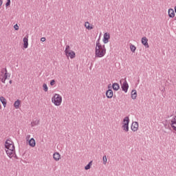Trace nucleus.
I'll return each instance as SVG.
<instances>
[{
  "label": "nucleus",
  "mask_w": 176,
  "mask_h": 176,
  "mask_svg": "<svg viewBox=\"0 0 176 176\" xmlns=\"http://www.w3.org/2000/svg\"><path fill=\"white\" fill-rule=\"evenodd\" d=\"M100 37L96 42V50L95 55L96 58H103L107 54V49L105 48V45H102L100 43Z\"/></svg>",
  "instance_id": "f257e3e1"
},
{
  "label": "nucleus",
  "mask_w": 176,
  "mask_h": 176,
  "mask_svg": "<svg viewBox=\"0 0 176 176\" xmlns=\"http://www.w3.org/2000/svg\"><path fill=\"white\" fill-rule=\"evenodd\" d=\"M6 153L9 158L12 159L16 155V150L14 142L8 139L5 142Z\"/></svg>",
  "instance_id": "f03ea898"
},
{
  "label": "nucleus",
  "mask_w": 176,
  "mask_h": 176,
  "mask_svg": "<svg viewBox=\"0 0 176 176\" xmlns=\"http://www.w3.org/2000/svg\"><path fill=\"white\" fill-rule=\"evenodd\" d=\"M52 102L54 103V104L56 107H59L61 105L63 102V98L60 94H56L52 98Z\"/></svg>",
  "instance_id": "7ed1b4c3"
},
{
  "label": "nucleus",
  "mask_w": 176,
  "mask_h": 176,
  "mask_svg": "<svg viewBox=\"0 0 176 176\" xmlns=\"http://www.w3.org/2000/svg\"><path fill=\"white\" fill-rule=\"evenodd\" d=\"M129 124H130V118L129 116H126L123 119V124L122 126L125 132H129Z\"/></svg>",
  "instance_id": "20e7f679"
},
{
  "label": "nucleus",
  "mask_w": 176,
  "mask_h": 176,
  "mask_svg": "<svg viewBox=\"0 0 176 176\" xmlns=\"http://www.w3.org/2000/svg\"><path fill=\"white\" fill-rule=\"evenodd\" d=\"M8 69H5L4 74H0V80H1V82L3 84H6V81L8 79Z\"/></svg>",
  "instance_id": "39448f33"
},
{
  "label": "nucleus",
  "mask_w": 176,
  "mask_h": 176,
  "mask_svg": "<svg viewBox=\"0 0 176 176\" xmlns=\"http://www.w3.org/2000/svg\"><path fill=\"white\" fill-rule=\"evenodd\" d=\"M111 38V35L109 34V33L106 32L103 35V43L104 44H107L109 42V39Z\"/></svg>",
  "instance_id": "423d86ee"
},
{
  "label": "nucleus",
  "mask_w": 176,
  "mask_h": 176,
  "mask_svg": "<svg viewBox=\"0 0 176 176\" xmlns=\"http://www.w3.org/2000/svg\"><path fill=\"white\" fill-rule=\"evenodd\" d=\"M23 47L25 49H28L29 46V36L26 35L23 38Z\"/></svg>",
  "instance_id": "0eeeda50"
},
{
  "label": "nucleus",
  "mask_w": 176,
  "mask_h": 176,
  "mask_svg": "<svg viewBox=\"0 0 176 176\" xmlns=\"http://www.w3.org/2000/svg\"><path fill=\"white\" fill-rule=\"evenodd\" d=\"M121 88L122 91H124V93H127V91H129V83H127L126 80L124 81V82L121 85Z\"/></svg>",
  "instance_id": "6e6552de"
},
{
  "label": "nucleus",
  "mask_w": 176,
  "mask_h": 176,
  "mask_svg": "<svg viewBox=\"0 0 176 176\" xmlns=\"http://www.w3.org/2000/svg\"><path fill=\"white\" fill-rule=\"evenodd\" d=\"M65 55L67 57H69L71 59H74L76 58V53L73 50L67 52V53H65Z\"/></svg>",
  "instance_id": "1a4fd4ad"
},
{
  "label": "nucleus",
  "mask_w": 176,
  "mask_h": 176,
  "mask_svg": "<svg viewBox=\"0 0 176 176\" xmlns=\"http://www.w3.org/2000/svg\"><path fill=\"white\" fill-rule=\"evenodd\" d=\"M170 126L173 131H176V116L170 120Z\"/></svg>",
  "instance_id": "9d476101"
},
{
  "label": "nucleus",
  "mask_w": 176,
  "mask_h": 176,
  "mask_svg": "<svg viewBox=\"0 0 176 176\" xmlns=\"http://www.w3.org/2000/svg\"><path fill=\"white\" fill-rule=\"evenodd\" d=\"M131 129L133 132H136L137 131H138V122H132V124L131 126Z\"/></svg>",
  "instance_id": "9b49d317"
},
{
  "label": "nucleus",
  "mask_w": 176,
  "mask_h": 176,
  "mask_svg": "<svg viewBox=\"0 0 176 176\" xmlns=\"http://www.w3.org/2000/svg\"><path fill=\"white\" fill-rule=\"evenodd\" d=\"M106 97L108 98V99H111L113 97V91H112V89H108L107 91H106Z\"/></svg>",
  "instance_id": "f8f14e48"
},
{
  "label": "nucleus",
  "mask_w": 176,
  "mask_h": 176,
  "mask_svg": "<svg viewBox=\"0 0 176 176\" xmlns=\"http://www.w3.org/2000/svg\"><path fill=\"white\" fill-rule=\"evenodd\" d=\"M142 44L146 48H149V45L148 44V38H146L145 36L142 37Z\"/></svg>",
  "instance_id": "ddd939ff"
},
{
  "label": "nucleus",
  "mask_w": 176,
  "mask_h": 176,
  "mask_svg": "<svg viewBox=\"0 0 176 176\" xmlns=\"http://www.w3.org/2000/svg\"><path fill=\"white\" fill-rule=\"evenodd\" d=\"M28 143H29V146H31V147H32V148L35 147L36 145V140H34V138H32L29 140Z\"/></svg>",
  "instance_id": "4468645a"
},
{
  "label": "nucleus",
  "mask_w": 176,
  "mask_h": 176,
  "mask_svg": "<svg viewBox=\"0 0 176 176\" xmlns=\"http://www.w3.org/2000/svg\"><path fill=\"white\" fill-rule=\"evenodd\" d=\"M61 155L59 153L56 152L53 154V158L55 161L58 162L60 160Z\"/></svg>",
  "instance_id": "2eb2a0df"
},
{
  "label": "nucleus",
  "mask_w": 176,
  "mask_h": 176,
  "mask_svg": "<svg viewBox=\"0 0 176 176\" xmlns=\"http://www.w3.org/2000/svg\"><path fill=\"white\" fill-rule=\"evenodd\" d=\"M112 88L114 91H118L119 90V89L120 88V86L119 85V84L114 82L112 85Z\"/></svg>",
  "instance_id": "dca6fc26"
},
{
  "label": "nucleus",
  "mask_w": 176,
  "mask_h": 176,
  "mask_svg": "<svg viewBox=\"0 0 176 176\" xmlns=\"http://www.w3.org/2000/svg\"><path fill=\"white\" fill-rule=\"evenodd\" d=\"M0 101L2 103L3 107H6L7 105V100L3 96L0 97Z\"/></svg>",
  "instance_id": "f3484780"
},
{
  "label": "nucleus",
  "mask_w": 176,
  "mask_h": 176,
  "mask_svg": "<svg viewBox=\"0 0 176 176\" xmlns=\"http://www.w3.org/2000/svg\"><path fill=\"white\" fill-rule=\"evenodd\" d=\"M20 104H21V100H16L14 103V107L16 109H19L20 107Z\"/></svg>",
  "instance_id": "a211bd4d"
},
{
  "label": "nucleus",
  "mask_w": 176,
  "mask_h": 176,
  "mask_svg": "<svg viewBox=\"0 0 176 176\" xmlns=\"http://www.w3.org/2000/svg\"><path fill=\"white\" fill-rule=\"evenodd\" d=\"M168 16H169L170 18H174V16H175V12H174V11H173V9L170 8V9L168 10Z\"/></svg>",
  "instance_id": "6ab92c4d"
},
{
  "label": "nucleus",
  "mask_w": 176,
  "mask_h": 176,
  "mask_svg": "<svg viewBox=\"0 0 176 176\" xmlns=\"http://www.w3.org/2000/svg\"><path fill=\"white\" fill-rule=\"evenodd\" d=\"M131 98L133 100L137 99V91L135 89L131 91Z\"/></svg>",
  "instance_id": "aec40b11"
},
{
  "label": "nucleus",
  "mask_w": 176,
  "mask_h": 176,
  "mask_svg": "<svg viewBox=\"0 0 176 176\" xmlns=\"http://www.w3.org/2000/svg\"><path fill=\"white\" fill-rule=\"evenodd\" d=\"M40 123V120H34L31 122V126L32 127H34L36 126H38Z\"/></svg>",
  "instance_id": "412c9836"
},
{
  "label": "nucleus",
  "mask_w": 176,
  "mask_h": 176,
  "mask_svg": "<svg viewBox=\"0 0 176 176\" xmlns=\"http://www.w3.org/2000/svg\"><path fill=\"white\" fill-rule=\"evenodd\" d=\"M85 27L87 29V30H93L94 27L91 26L90 27V23L89 22H86L85 24Z\"/></svg>",
  "instance_id": "4be33fe9"
},
{
  "label": "nucleus",
  "mask_w": 176,
  "mask_h": 176,
  "mask_svg": "<svg viewBox=\"0 0 176 176\" xmlns=\"http://www.w3.org/2000/svg\"><path fill=\"white\" fill-rule=\"evenodd\" d=\"M92 165V161L89 162L88 164H87L85 166V169L86 170H88L89 169H91V166Z\"/></svg>",
  "instance_id": "5701e85b"
},
{
  "label": "nucleus",
  "mask_w": 176,
  "mask_h": 176,
  "mask_svg": "<svg viewBox=\"0 0 176 176\" xmlns=\"http://www.w3.org/2000/svg\"><path fill=\"white\" fill-rule=\"evenodd\" d=\"M130 50H131V51L133 53H134V52H135V50H137V47H135V45L131 44V45H130Z\"/></svg>",
  "instance_id": "b1692460"
},
{
  "label": "nucleus",
  "mask_w": 176,
  "mask_h": 176,
  "mask_svg": "<svg viewBox=\"0 0 176 176\" xmlns=\"http://www.w3.org/2000/svg\"><path fill=\"white\" fill-rule=\"evenodd\" d=\"M43 91L45 92H47L48 91V87H47V85L46 83H44L43 85Z\"/></svg>",
  "instance_id": "393cba45"
},
{
  "label": "nucleus",
  "mask_w": 176,
  "mask_h": 176,
  "mask_svg": "<svg viewBox=\"0 0 176 176\" xmlns=\"http://www.w3.org/2000/svg\"><path fill=\"white\" fill-rule=\"evenodd\" d=\"M70 46L69 45H66L65 47V53L67 54L69 52H70Z\"/></svg>",
  "instance_id": "a878e982"
},
{
  "label": "nucleus",
  "mask_w": 176,
  "mask_h": 176,
  "mask_svg": "<svg viewBox=\"0 0 176 176\" xmlns=\"http://www.w3.org/2000/svg\"><path fill=\"white\" fill-rule=\"evenodd\" d=\"M102 160H103V164L104 165H107V155H104L103 157H102Z\"/></svg>",
  "instance_id": "bb28decb"
},
{
  "label": "nucleus",
  "mask_w": 176,
  "mask_h": 176,
  "mask_svg": "<svg viewBox=\"0 0 176 176\" xmlns=\"http://www.w3.org/2000/svg\"><path fill=\"white\" fill-rule=\"evenodd\" d=\"M11 5V0H8L6 3V7L8 8Z\"/></svg>",
  "instance_id": "cd10ccee"
},
{
  "label": "nucleus",
  "mask_w": 176,
  "mask_h": 176,
  "mask_svg": "<svg viewBox=\"0 0 176 176\" xmlns=\"http://www.w3.org/2000/svg\"><path fill=\"white\" fill-rule=\"evenodd\" d=\"M55 84H56V80H55L54 79H53V80H52L50 81V85H51V86H54Z\"/></svg>",
  "instance_id": "c85d7f7f"
},
{
  "label": "nucleus",
  "mask_w": 176,
  "mask_h": 176,
  "mask_svg": "<svg viewBox=\"0 0 176 176\" xmlns=\"http://www.w3.org/2000/svg\"><path fill=\"white\" fill-rule=\"evenodd\" d=\"M14 29L16 30V31H18L19 30V26L18 25V24H15L14 25Z\"/></svg>",
  "instance_id": "c756f323"
},
{
  "label": "nucleus",
  "mask_w": 176,
  "mask_h": 176,
  "mask_svg": "<svg viewBox=\"0 0 176 176\" xmlns=\"http://www.w3.org/2000/svg\"><path fill=\"white\" fill-rule=\"evenodd\" d=\"M6 69H7V68H3L1 69V75H4L6 74Z\"/></svg>",
  "instance_id": "7c9ffc66"
},
{
  "label": "nucleus",
  "mask_w": 176,
  "mask_h": 176,
  "mask_svg": "<svg viewBox=\"0 0 176 176\" xmlns=\"http://www.w3.org/2000/svg\"><path fill=\"white\" fill-rule=\"evenodd\" d=\"M41 42H45V41H46V38H45V37H42V38H41Z\"/></svg>",
  "instance_id": "2f4dec72"
},
{
  "label": "nucleus",
  "mask_w": 176,
  "mask_h": 176,
  "mask_svg": "<svg viewBox=\"0 0 176 176\" xmlns=\"http://www.w3.org/2000/svg\"><path fill=\"white\" fill-rule=\"evenodd\" d=\"M2 5H3V1L0 0V8L2 6Z\"/></svg>",
  "instance_id": "473e14b6"
},
{
  "label": "nucleus",
  "mask_w": 176,
  "mask_h": 176,
  "mask_svg": "<svg viewBox=\"0 0 176 176\" xmlns=\"http://www.w3.org/2000/svg\"><path fill=\"white\" fill-rule=\"evenodd\" d=\"M30 137H31L30 135H27V139H29Z\"/></svg>",
  "instance_id": "72a5a7b5"
},
{
  "label": "nucleus",
  "mask_w": 176,
  "mask_h": 176,
  "mask_svg": "<svg viewBox=\"0 0 176 176\" xmlns=\"http://www.w3.org/2000/svg\"><path fill=\"white\" fill-rule=\"evenodd\" d=\"M9 83H10V85H12V80H10L9 81Z\"/></svg>",
  "instance_id": "f704fd0d"
},
{
  "label": "nucleus",
  "mask_w": 176,
  "mask_h": 176,
  "mask_svg": "<svg viewBox=\"0 0 176 176\" xmlns=\"http://www.w3.org/2000/svg\"><path fill=\"white\" fill-rule=\"evenodd\" d=\"M14 157L16 159H18V157H17V156H16V154L14 155Z\"/></svg>",
  "instance_id": "c9c22d12"
},
{
  "label": "nucleus",
  "mask_w": 176,
  "mask_h": 176,
  "mask_svg": "<svg viewBox=\"0 0 176 176\" xmlns=\"http://www.w3.org/2000/svg\"><path fill=\"white\" fill-rule=\"evenodd\" d=\"M175 12L176 14V6L175 7Z\"/></svg>",
  "instance_id": "e433bc0d"
},
{
  "label": "nucleus",
  "mask_w": 176,
  "mask_h": 176,
  "mask_svg": "<svg viewBox=\"0 0 176 176\" xmlns=\"http://www.w3.org/2000/svg\"><path fill=\"white\" fill-rule=\"evenodd\" d=\"M0 109H1V104H0Z\"/></svg>",
  "instance_id": "4c0bfd02"
}]
</instances>
